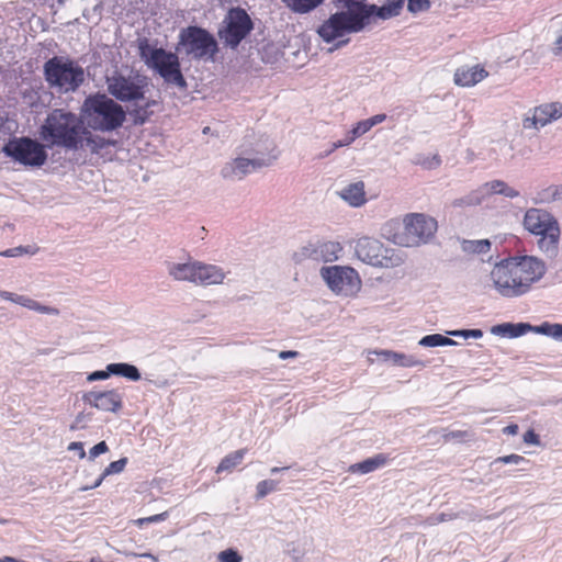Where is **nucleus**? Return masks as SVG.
<instances>
[{
  "mask_svg": "<svg viewBox=\"0 0 562 562\" xmlns=\"http://www.w3.org/2000/svg\"><path fill=\"white\" fill-rule=\"evenodd\" d=\"M324 0H282V2L294 13H308L317 8Z\"/></svg>",
  "mask_w": 562,
  "mask_h": 562,
  "instance_id": "nucleus-31",
  "label": "nucleus"
},
{
  "mask_svg": "<svg viewBox=\"0 0 562 562\" xmlns=\"http://www.w3.org/2000/svg\"><path fill=\"white\" fill-rule=\"evenodd\" d=\"M557 327H558V324H550V323L544 322V323H542L539 326H532L531 325L530 331H533V333H537V334H541V335H544V336H549V337H552V338L555 339Z\"/></svg>",
  "mask_w": 562,
  "mask_h": 562,
  "instance_id": "nucleus-39",
  "label": "nucleus"
},
{
  "mask_svg": "<svg viewBox=\"0 0 562 562\" xmlns=\"http://www.w3.org/2000/svg\"><path fill=\"white\" fill-rule=\"evenodd\" d=\"M0 296L5 300L15 303V299L19 296L18 294H14L9 291L0 290Z\"/></svg>",
  "mask_w": 562,
  "mask_h": 562,
  "instance_id": "nucleus-57",
  "label": "nucleus"
},
{
  "mask_svg": "<svg viewBox=\"0 0 562 562\" xmlns=\"http://www.w3.org/2000/svg\"><path fill=\"white\" fill-rule=\"evenodd\" d=\"M105 83L112 99L133 104L126 112L134 125H143L149 120L153 114L150 108L155 106L157 101L146 98L149 86L147 76L134 71L128 75L115 71L106 77Z\"/></svg>",
  "mask_w": 562,
  "mask_h": 562,
  "instance_id": "nucleus-2",
  "label": "nucleus"
},
{
  "mask_svg": "<svg viewBox=\"0 0 562 562\" xmlns=\"http://www.w3.org/2000/svg\"><path fill=\"white\" fill-rule=\"evenodd\" d=\"M150 68L164 79L166 85L175 86L180 90L187 89L188 83L182 75L177 54L159 47V49L154 50L151 54Z\"/></svg>",
  "mask_w": 562,
  "mask_h": 562,
  "instance_id": "nucleus-12",
  "label": "nucleus"
},
{
  "mask_svg": "<svg viewBox=\"0 0 562 562\" xmlns=\"http://www.w3.org/2000/svg\"><path fill=\"white\" fill-rule=\"evenodd\" d=\"M89 419V416L86 415L85 413H79L74 423L70 425V429L71 430H77V429H80V428H83V423H86L87 420Z\"/></svg>",
  "mask_w": 562,
  "mask_h": 562,
  "instance_id": "nucleus-50",
  "label": "nucleus"
},
{
  "mask_svg": "<svg viewBox=\"0 0 562 562\" xmlns=\"http://www.w3.org/2000/svg\"><path fill=\"white\" fill-rule=\"evenodd\" d=\"M385 120H386V114H384V113L376 114V115H373V116L367 119L371 128L380 123H383Z\"/></svg>",
  "mask_w": 562,
  "mask_h": 562,
  "instance_id": "nucleus-55",
  "label": "nucleus"
},
{
  "mask_svg": "<svg viewBox=\"0 0 562 562\" xmlns=\"http://www.w3.org/2000/svg\"><path fill=\"white\" fill-rule=\"evenodd\" d=\"M555 340L562 341V324H558Z\"/></svg>",
  "mask_w": 562,
  "mask_h": 562,
  "instance_id": "nucleus-62",
  "label": "nucleus"
},
{
  "mask_svg": "<svg viewBox=\"0 0 562 562\" xmlns=\"http://www.w3.org/2000/svg\"><path fill=\"white\" fill-rule=\"evenodd\" d=\"M290 468L289 467H282V468H278V467H274L270 470V473L272 475H276L278 473H283V472H286Z\"/></svg>",
  "mask_w": 562,
  "mask_h": 562,
  "instance_id": "nucleus-60",
  "label": "nucleus"
},
{
  "mask_svg": "<svg viewBox=\"0 0 562 562\" xmlns=\"http://www.w3.org/2000/svg\"><path fill=\"white\" fill-rule=\"evenodd\" d=\"M68 450H70V451H78L80 458H85L86 457V451L83 449V443L82 442H71L68 446Z\"/></svg>",
  "mask_w": 562,
  "mask_h": 562,
  "instance_id": "nucleus-56",
  "label": "nucleus"
},
{
  "mask_svg": "<svg viewBox=\"0 0 562 562\" xmlns=\"http://www.w3.org/2000/svg\"><path fill=\"white\" fill-rule=\"evenodd\" d=\"M43 75L48 87L59 93L77 91L86 80L85 69L69 56H54L43 66Z\"/></svg>",
  "mask_w": 562,
  "mask_h": 562,
  "instance_id": "nucleus-6",
  "label": "nucleus"
},
{
  "mask_svg": "<svg viewBox=\"0 0 562 562\" xmlns=\"http://www.w3.org/2000/svg\"><path fill=\"white\" fill-rule=\"evenodd\" d=\"M386 462V457L382 453L376 454L374 457L368 458L361 462L351 464L349 467V472L359 473V474H368L371 473L381 467H383Z\"/></svg>",
  "mask_w": 562,
  "mask_h": 562,
  "instance_id": "nucleus-26",
  "label": "nucleus"
},
{
  "mask_svg": "<svg viewBox=\"0 0 562 562\" xmlns=\"http://www.w3.org/2000/svg\"><path fill=\"white\" fill-rule=\"evenodd\" d=\"M127 464V458H121L116 461L111 462L103 471L101 477L95 482L94 487L99 486L102 480L112 474L121 473Z\"/></svg>",
  "mask_w": 562,
  "mask_h": 562,
  "instance_id": "nucleus-36",
  "label": "nucleus"
},
{
  "mask_svg": "<svg viewBox=\"0 0 562 562\" xmlns=\"http://www.w3.org/2000/svg\"><path fill=\"white\" fill-rule=\"evenodd\" d=\"M451 519H452L451 515L441 513V514H438L437 516L430 517L429 518V524L430 525H435V524L443 522V521L451 520Z\"/></svg>",
  "mask_w": 562,
  "mask_h": 562,
  "instance_id": "nucleus-54",
  "label": "nucleus"
},
{
  "mask_svg": "<svg viewBox=\"0 0 562 562\" xmlns=\"http://www.w3.org/2000/svg\"><path fill=\"white\" fill-rule=\"evenodd\" d=\"M252 30L250 15L245 9L236 7L228 10L217 34L225 46L236 49Z\"/></svg>",
  "mask_w": 562,
  "mask_h": 562,
  "instance_id": "nucleus-9",
  "label": "nucleus"
},
{
  "mask_svg": "<svg viewBox=\"0 0 562 562\" xmlns=\"http://www.w3.org/2000/svg\"><path fill=\"white\" fill-rule=\"evenodd\" d=\"M371 130L370 124L367 120H362L358 122L351 130V134H353V137H360L368 133Z\"/></svg>",
  "mask_w": 562,
  "mask_h": 562,
  "instance_id": "nucleus-46",
  "label": "nucleus"
},
{
  "mask_svg": "<svg viewBox=\"0 0 562 562\" xmlns=\"http://www.w3.org/2000/svg\"><path fill=\"white\" fill-rule=\"evenodd\" d=\"M531 325L528 323H503L492 327L491 333L493 335L517 338L527 333H530Z\"/></svg>",
  "mask_w": 562,
  "mask_h": 562,
  "instance_id": "nucleus-24",
  "label": "nucleus"
},
{
  "mask_svg": "<svg viewBox=\"0 0 562 562\" xmlns=\"http://www.w3.org/2000/svg\"><path fill=\"white\" fill-rule=\"evenodd\" d=\"M380 355L383 356V359L385 361L391 362L394 366L403 368L423 366V362L413 355H406L389 350L381 351Z\"/></svg>",
  "mask_w": 562,
  "mask_h": 562,
  "instance_id": "nucleus-28",
  "label": "nucleus"
},
{
  "mask_svg": "<svg viewBox=\"0 0 562 562\" xmlns=\"http://www.w3.org/2000/svg\"><path fill=\"white\" fill-rule=\"evenodd\" d=\"M484 196L490 194H501L509 199H515L519 196V191L509 187L505 181L503 180H493L484 183L482 186Z\"/></svg>",
  "mask_w": 562,
  "mask_h": 562,
  "instance_id": "nucleus-27",
  "label": "nucleus"
},
{
  "mask_svg": "<svg viewBox=\"0 0 562 562\" xmlns=\"http://www.w3.org/2000/svg\"><path fill=\"white\" fill-rule=\"evenodd\" d=\"M355 251L362 262L373 267L390 268L398 265L401 260L389 255L392 249L385 248L380 240L371 237L359 238Z\"/></svg>",
  "mask_w": 562,
  "mask_h": 562,
  "instance_id": "nucleus-14",
  "label": "nucleus"
},
{
  "mask_svg": "<svg viewBox=\"0 0 562 562\" xmlns=\"http://www.w3.org/2000/svg\"><path fill=\"white\" fill-rule=\"evenodd\" d=\"M280 481L278 480H262L256 486V497L258 499L266 497L268 494L279 491Z\"/></svg>",
  "mask_w": 562,
  "mask_h": 562,
  "instance_id": "nucleus-35",
  "label": "nucleus"
},
{
  "mask_svg": "<svg viewBox=\"0 0 562 562\" xmlns=\"http://www.w3.org/2000/svg\"><path fill=\"white\" fill-rule=\"evenodd\" d=\"M81 115L65 109L52 110L40 127L38 134L48 147H63L67 150L81 149Z\"/></svg>",
  "mask_w": 562,
  "mask_h": 562,
  "instance_id": "nucleus-3",
  "label": "nucleus"
},
{
  "mask_svg": "<svg viewBox=\"0 0 562 562\" xmlns=\"http://www.w3.org/2000/svg\"><path fill=\"white\" fill-rule=\"evenodd\" d=\"M484 198H485L484 192L481 187L477 190H474L462 198H458V199L453 200L452 206L453 207L475 206V205L481 204V202L483 201Z\"/></svg>",
  "mask_w": 562,
  "mask_h": 562,
  "instance_id": "nucleus-33",
  "label": "nucleus"
},
{
  "mask_svg": "<svg viewBox=\"0 0 562 562\" xmlns=\"http://www.w3.org/2000/svg\"><path fill=\"white\" fill-rule=\"evenodd\" d=\"M562 116V104L559 102L547 103L535 109L532 116L524 120V128H540Z\"/></svg>",
  "mask_w": 562,
  "mask_h": 562,
  "instance_id": "nucleus-18",
  "label": "nucleus"
},
{
  "mask_svg": "<svg viewBox=\"0 0 562 562\" xmlns=\"http://www.w3.org/2000/svg\"><path fill=\"white\" fill-rule=\"evenodd\" d=\"M37 248L34 246H18L0 251V256L7 258L20 257L23 255H35Z\"/></svg>",
  "mask_w": 562,
  "mask_h": 562,
  "instance_id": "nucleus-37",
  "label": "nucleus"
},
{
  "mask_svg": "<svg viewBox=\"0 0 562 562\" xmlns=\"http://www.w3.org/2000/svg\"><path fill=\"white\" fill-rule=\"evenodd\" d=\"M486 76L487 71L480 66L459 68L454 72V83L461 87H472L482 81Z\"/></svg>",
  "mask_w": 562,
  "mask_h": 562,
  "instance_id": "nucleus-22",
  "label": "nucleus"
},
{
  "mask_svg": "<svg viewBox=\"0 0 562 562\" xmlns=\"http://www.w3.org/2000/svg\"><path fill=\"white\" fill-rule=\"evenodd\" d=\"M356 138L357 137H353V134H351V131H350L349 134L344 139L333 143L331 148L326 153V155L331 154L334 150H336L339 147L350 145Z\"/></svg>",
  "mask_w": 562,
  "mask_h": 562,
  "instance_id": "nucleus-49",
  "label": "nucleus"
},
{
  "mask_svg": "<svg viewBox=\"0 0 562 562\" xmlns=\"http://www.w3.org/2000/svg\"><path fill=\"white\" fill-rule=\"evenodd\" d=\"M33 311H36L42 314H48V315H58V310L52 306L42 305L38 302L35 303V307Z\"/></svg>",
  "mask_w": 562,
  "mask_h": 562,
  "instance_id": "nucleus-52",
  "label": "nucleus"
},
{
  "mask_svg": "<svg viewBox=\"0 0 562 562\" xmlns=\"http://www.w3.org/2000/svg\"><path fill=\"white\" fill-rule=\"evenodd\" d=\"M176 49L194 60H214L218 44L207 30L190 25L180 31Z\"/></svg>",
  "mask_w": 562,
  "mask_h": 562,
  "instance_id": "nucleus-8",
  "label": "nucleus"
},
{
  "mask_svg": "<svg viewBox=\"0 0 562 562\" xmlns=\"http://www.w3.org/2000/svg\"><path fill=\"white\" fill-rule=\"evenodd\" d=\"M245 453H246L245 449H239V450H236V451L227 454L220 462V464L216 469V472L217 473L231 472L235 467H237L243 461Z\"/></svg>",
  "mask_w": 562,
  "mask_h": 562,
  "instance_id": "nucleus-32",
  "label": "nucleus"
},
{
  "mask_svg": "<svg viewBox=\"0 0 562 562\" xmlns=\"http://www.w3.org/2000/svg\"><path fill=\"white\" fill-rule=\"evenodd\" d=\"M110 369H111V363H109L106 366L105 370H97V371L89 373L87 376V380L89 382L106 380L108 378L113 375V373L110 372Z\"/></svg>",
  "mask_w": 562,
  "mask_h": 562,
  "instance_id": "nucleus-44",
  "label": "nucleus"
},
{
  "mask_svg": "<svg viewBox=\"0 0 562 562\" xmlns=\"http://www.w3.org/2000/svg\"><path fill=\"white\" fill-rule=\"evenodd\" d=\"M557 48L562 52V36H560L555 42Z\"/></svg>",
  "mask_w": 562,
  "mask_h": 562,
  "instance_id": "nucleus-64",
  "label": "nucleus"
},
{
  "mask_svg": "<svg viewBox=\"0 0 562 562\" xmlns=\"http://www.w3.org/2000/svg\"><path fill=\"white\" fill-rule=\"evenodd\" d=\"M2 150L5 156L24 166L41 167L47 160L45 146L27 136L11 138Z\"/></svg>",
  "mask_w": 562,
  "mask_h": 562,
  "instance_id": "nucleus-11",
  "label": "nucleus"
},
{
  "mask_svg": "<svg viewBox=\"0 0 562 562\" xmlns=\"http://www.w3.org/2000/svg\"><path fill=\"white\" fill-rule=\"evenodd\" d=\"M93 13L97 14L99 18L101 16L102 14V3H98L93 7L92 9Z\"/></svg>",
  "mask_w": 562,
  "mask_h": 562,
  "instance_id": "nucleus-61",
  "label": "nucleus"
},
{
  "mask_svg": "<svg viewBox=\"0 0 562 562\" xmlns=\"http://www.w3.org/2000/svg\"><path fill=\"white\" fill-rule=\"evenodd\" d=\"M546 271V263L535 256H509L494 265L490 277L501 296L515 299L529 293Z\"/></svg>",
  "mask_w": 562,
  "mask_h": 562,
  "instance_id": "nucleus-1",
  "label": "nucleus"
},
{
  "mask_svg": "<svg viewBox=\"0 0 562 562\" xmlns=\"http://www.w3.org/2000/svg\"><path fill=\"white\" fill-rule=\"evenodd\" d=\"M273 150L274 147L268 154L255 158L237 157L224 165L221 175L224 179L240 180L252 171L272 165L278 157L277 154H272Z\"/></svg>",
  "mask_w": 562,
  "mask_h": 562,
  "instance_id": "nucleus-15",
  "label": "nucleus"
},
{
  "mask_svg": "<svg viewBox=\"0 0 562 562\" xmlns=\"http://www.w3.org/2000/svg\"><path fill=\"white\" fill-rule=\"evenodd\" d=\"M321 276L328 288L337 294L349 296L360 289L361 281L353 268L346 266L323 267Z\"/></svg>",
  "mask_w": 562,
  "mask_h": 562,
  "instance_id": "nucleus-13",
  "label": "nucleus"
},
{
  "mask_svg": "<svg viewBox=\"0 0 562 562\" xmlns=\"http://www.w3.org/2000/svg\"><path fill=\"white\" fill-rule=\"evenodd\" d=\"M241 555L235 549H226L218 554L220 562H241Z\"/></svg>",
  "mask_w": 562,
  "mask_h": 562,
  "instance_id": "nucleus-43",
  "label": "nucleus"
},
{
  "mask_svg": "<svg viewBox=\"0 0 562 562\" xmlns=\"http://www.w3.org/2000/svg\"><path fill=\"white\" fill-rule=\"evenodd\" d=\"M435 218L420 213L407 214L404 218V233L395 236L394 243L404 247L426 244L437 231Z\"/></svg>",
  "mask_w": 562,
  "mask_h": 562,
  "instance_id": "nucleus-10",
  "label": "nucleus"
},
{
  "mask_svg": "<svg viewBox=\"0 0 562 562\" xmlns=\"http://www.w3.org/2000/svg\"><path fill=\"white\" fill-rule=\"evenodd\" d=\"M447 334L452 337H462L464 339H468V338L479 339L483 336V331L481 329H457V330L448 331Z\"/></svg>",
  "mask_w": 562,
  "mask_h": 562,
  "instance_id": "nucleus-40",
  "label": "nucleus"
},
{
  "mask_svg": "<svg viewBox=\"0 0 562 562\" xmlns=\"http://www.w3.org/2000/svg\"><path fill=\"white\" fill-rule=\"evenodd\" d=\"M522 462H527V460L522 457V456H519V454H508V456H504V457H499V458H496L492 464L493 465H496L498 463H504V464H520Z\"/></svg>",
  "mask_w": 562,
  "mask_h": 562,
  "instance_id": "nucleus-42",
  "label": "nucleus"
},
{
  "mask_svg": "<svg viewBox=\"0 0 562 562\" xmlns=\"http://www.w3.org/2000/svg\"><path fill=\"white\" fill-rule=\"evenodd\" d=\"M490 239H462L461 249L468 255H485L491 250Z\"/></svg>",
  "mask_w": 562,
  "mask_h": 562,
  "instance_id": "nucleus-29",
  "label": "nucleus"
},
{
  "mask_svg": "<svg viewBox=\"0 0 562 562\" xmlns=\"http://www.w3.org/2000/svg\"><path fill=\"white\" fill-rule=\"evenodd\" d=\"M505 435H516L518 432V425L510 424L503 429Z\"/></svg>",
  "mask_w": 562,
  "mask_h": 562,
  "instance_id": "nucleus-58",
  "label": "nucleus"
},
{
  "mask_svg": "<svg viewBox=\"0 0 562 562\" xmlns=\"http://www.w3.org/2000/svg\"><path fill=\"white\" fill-rule=\"evenodd\" d=\"M405 0H386L382 5L369 3L357 29V33L364 31L376 21H386L401 14Z\"/></svg>",
  "mask_w": 562,
  "mask_h": 562,
  "instance_id": "nucleus-16",
  "label": "nucleus"
},
{
  "mask_svg": "<svg viewBox=\"0 0 562 562\" xmlns=\"http://www.w3.org/2000/svg\"><path fill=\"white\" fill-rule=\"evenodd\" d=\"M108 450H109V447H108L106 442L100 441L90 449L89 457H90V459H94V458L99 457L100 454L105 453Z\"/></svg>",
  "mask_w": 562,
  "mask_h": 562,
  "instance_id": "nucleus-48",
  "label": "nucleus"
},
{
  "mask_svg": "<svg viewBox=\"0 0 562 562\" xmlns=\"http://www.w3.org/2000/svg\"><path fill=\"white\" fill-rule=\"evenodd\" d=\"M198 261L167 262V271L177 281H188L195 284Z\"/></svg>",
  "mask_w": 562,
  "mask_h": 562,
  "instance_id": "nucleus-21",
  "label": "nucleus"
},
{
  "mask_svg": "<svg viewBox=\"0 0 562 562\" xmlns=\"http://www.w3.org/2000/svg\"><path fill=\"white\" fill-rule=\"evenodd\" d=\"M339 195L350 206L359 207L366 203L364 183L362 181L350 183L339 192Z\"/></svg>",
  "mask_w": 562,
  "mask_h": 562,
  "instance_id": "nucleus-23",
  "label": "nucleus"
},
{
  "mask_svg": "<svg viewBox=\"0 0 562 562\" xmlns=\"http://www.w3.org/2000/svg\"><path fill=\"white\" fill-rule=\"evenodd\" d=\"M110 372H112L113 375L123 376L134 382L139 381L142 379L138 368L134 364L126 362L111 363Z\"/></svg>",
  "mask_w": 562,
  "mask_h": 562,
  "instance_id": "nucleus-30",
  "label": "nucleus"
},
{
  "mask_svg": "<svg viewBox=\"0 0 562 562\" xmlns=\"http://www.w3.org/2000/svg\"><path fill=\"white\" fill-rule=\"evenodd\" d=\"M87 126H82V134L80 136V144L81 149L88 148L91 153L98 154L102 149L106 148L109 145H111V142L105 139L104 137H101L99 135H94Z\"/></svg>",
  "mask_w": 562,
  "mask_h": 562,
  "instance_id": "nucleus-25",
  "label": "nucleus"
},
{
  "mask_svg": "<svg viewBox=\"0 0 562 562\" xmlns=\"http://www.w3.org/2000/svg\"><path fill=\"white\" fill-rule=\"evenodd\" d=\"M81 120L85 126L95 132H113L122 127L127 112L123 105L105 93L89 94L81 105Z\"/></svg>",
  "mask_w": 562,
  "mask_h": 562,
  "instance_id": "nucleus-4",
  "label": "nucleus"
},
{
  "mask_svg": "<svg viewBox=\"0 0 562 562\" xmlns=\"http://www.w3.org/2000/svg\"><path fill=\"white\" fill-rule=\"evenodd\" d=\"M296 356H297V352L296 351H292V350L281 351L279 353V357L281 359L295 358Z\"/></svg>",
  "mask_w": 562,
  "mask_h": 562,
  "instance_id": "nucleus-59",
  "label": "nucleus"
},
{
  "mask_svg": "<svg viewBox=\"0 0 562 562\" xmlns=\"http://www.w3.org/2000/svg\"><path fill=\"white\" fill-rule=\"evenodd\" d=\"M524 441L528 445H539V436L532 430L529 429L524 435Z\"/></svg>",
  "mask_w": 562,
  "mask_h": 562,
  "instance_id": "nucleus-53",
  "label": "nucleus"
},
{
  "mask_svg": "<svg viewBox=\"0 0 562 562\" xmlns=\"http://www.w3.org/2000/svg\"><path fill=\"white\" fill-rule=\"evenodd\" d=\"M225 272L216 265L198 261L195 284L213 285L221 284L225 279Z\"/></svg>",
  "mask_w": 562,
  "mask_h": 562,
  "instance_id": "nucleus-20",
  "label": "nucleus"
},
{
  "mask_svg": "<svg viewBox=\"0 0 562 562\" xmlns=\"http://www.w3.org/2000/svg\"><path fill=\"white\" fill-rule=\"evenodd\" d=\"M0 562H20V561L12 557H4V558H0Z\"/></svg>",
  "mask_w": 562,
  "mask_h": 562,
  "instance_id": "nucleus-63",
  "label": "nucleus"
},
{
  "mask_svg": "<svg viewBox=\"0 0 562 562\" xmlns=\"http://www.w3.org/2000/svg\"><path fill=\"white\" fill-rule=\"evenodd\" d=\"M35 303L36 301L30 299L29 296H25V295H19L16 299H15V304H19L21 306H24L29 310H32L35 307Z\"/></svg>",
  "mask_w": 562,
  "mask_h": 562,
  "instance_id": "nucleus-51",
  "label": "nucleus"
},
{
  "mask_svg": "<svg viewBox=\"0 0 562 562\" xmlns=\"http://www.w3.org/2000/svg\"><path fill=\"white\" fill-rule=\"evenodd\" d=\"M416 164H419L426 169H434L440 166L441 159L438 155H434L432 157L418 158Z\"/></svg>",
  "mask_w": 562,
  "mask_h": 562,
  "instance_id": "nucleus-45",
  "label": "nucleus"
},
{
  "mask_svg": "<svg viewBox=\"0 0 562 562\" xmlns=\"http://www.w3.org/2000/svg\"><path fill=\"white\" fill-rule=\"evenodd\" d=\"M342 250L337 241H325L317 245H308L302 248V256L311 257L316 260H324L326 262L338 259L339 252Z\"/></svg>",
  "mask_w": 562,
  "mask_h": 562,
  "instance_id": "nucleus-19",
  "label": "nucleus"
},
{
  "mask_svg": "<svg viewBox=\"0 0 562 562\" xmlns=\"http://www.w3.org/2000/svg\"><path fill=\"white\" fill-rule=\"evenodd\" d=\"M168 518V512H164V513H160V514H157V515H153V516H148V517H144V518H139L137 520L138 525L142 526L144 524H154V522H160V521H164Z\"/></svg>",
  "mask_w": 562,
  "mask_h": 562,
  "instance_id": "nucleus-47",
  "label": "nucleus"
},
{
  "mask_svg": "<svg viewBox=\"0 0 562 562\" xmlns=\"http://www.w3.org/2000/svg\"><path fill=\"white\" fill-rule=\"evenodd\" d=\"M138 48H139L140 58L150 68L151 67V54L154 50H156L158 48L150 46L149 43L147 42V40L140 41Z\"/></svg>",
  "mask_w": 562,
  "mask_h": 562,
  "instance_id": "nucleus-38",
  "label": "nucleus"
},
{
  "mask_svg": "<svg viewBox=\"0 0 562 562\" xmlns=\"http://www.w3.org/2000/svg\"><path fill=\"white\" fill-rule=\"evenodd\" d=\"M82 401L101 412L117 413L123 406V397L117 390L89 391L83 393Z\"/></svg>",
  "mask_w": 562,
  "mask_h": 562,
  "instance_id": "nucleus-17",
  "label": "nucleus"
},
{
  "mask_svg": "<svg viewBox=\"0 0 562 562\" xmlns=\"http://www.w3.org/2000/svg\"><path fill=\"white\" fill-rule=\"evenodd\" d=\"M522 225L528 233L538 237L537 245L541 251L551 255L558 251L561 229L551 212L530 207L525 212Z\"/></svg>",
  "mask_w": 562,
  "mask_h": 562,
  "instance_id": "nucleus-7",
  "label": "nucleus"
},
{
  "mask_svg": "<svg viewBox=\"0 0 562 562\" xmlns=\"http://www.w3.org/2000/svg\"><path fill=\"white\" fill-rule=\"evenodd\" d=\"M407 10L411 13L427 11L430 8V0H407Z\"/></svg>",
  "mask_w": 562,
  "mask_h": 562,
  "instance_id": "nucleus-41",
  "label": "nucleus"
},
{
  "mask_svg": "<svg viewBox=\"0 0 562 562\" xmlns=\"http://www.w3.org/2000/svg\"><path fill=\"white\" fill-rule=\"evenodd\" d=\"M418 344L423 347H440L454 346L457 341L441 334H430L424 336Z\"/></svg>",
  "mask_w": 562,
  "mask_h": 562,
  "instance_id": "nucleus-34",
  "label": "nucleus"
},
{
  "mask_svg": "<svg viewBox=\"0 0 562 562\" xmlns=\"http://www.w3.org/2000/svg\"><path fill=\"white\" fill-rule=\"evenodd\" d=\"M337 11L317 29V34L325 43H333L349 34H356L359 23L368 7L367 0H331Z\"/></svg>",
  "mask_w": 562,
  "mask_h": 562,
  "instance_id": "nucleus-5",
  "label": "nucleus"
}]
</instances>
